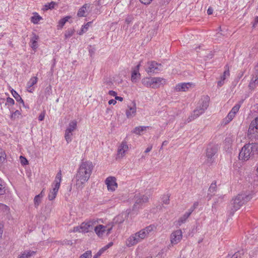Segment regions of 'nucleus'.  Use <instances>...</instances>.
Instances as JSON below:
<instances>
[{"mask_svg": "<svg viewBox=\"0 0 258 258\" xmlns=\"http://www.w3.org/2000/svg\"><path fill=\"white\" fill-rule=\"evenodd\" d=\"M57 5V4L54 2H51V3H47L44 6L43 8V11H47L48 10L53 9L55 6Z\"/></svg>", "mask_w": 258, "mask_h": 258, "instance_id": "nucleus-30", "label": "nucleus"}, {"mask_svg": "<svg viewBox=\"0 0 258 258\" xmlns=\"http://www.w3.org/2000/svg\"><path fill=\"white\" fill-rule=\"evenodd\" d=\"M170 242L172 245L178 243L182 238V232L181 230L178 229L172 232L170 235Z\"/></svg>", "mask_w": 258, "mask_h": 258, "instance_id": "nucleus-8", "label": "nucleus"}, {"mask_svg": "<svg viewBox=\"0 0 258 258\" xmlns=\"http://www.w3.org/2000/svg\"><path fill=\"white\" fill-rule=\"evenodd\" d=\"M152 149V146H149L145 150V152L146 153H147L148 152H149Z\"/></svg>", "mask_w": 258, "mask_h": 258, "instance_id": "nucleus-61", "label": "nucleus"}, {"mask_svg": "<svg viewBox=\"0 0 258 258\" xmlns=\"http://www.w3.org/2000/svg\"><path fill=\"white\" fill-rule=\"evenodd\" d=\"M148 126H137L134 129L132 133H133L136 135H141V133L143 131H146L147 128H148Z\"/></svg>", "mask_w": 258, "mask_h": 258, "instance_id": "nucleus-28", "label": "nucleus"}, {"mask_svg": "<svg viewBox=\"0 0 258 258\" xmlns=\"http://www.w3.org/2000/svg\"><path fill=\"white\" fill-rule=\"evenodd\" d=\"M132 20V18L131 17H128L126 19H125V22L127 23V24H129L131 22Z\"/></svg>", "mask_w": 258, "mask_h": 258, "instance_id": "nucleus-64", "label": "nucleus"}, {"mask_svg": "<svg viewBox=\"0 0 258 258\" xmlns=\"http://www.w3.org/2000/svg\"><path fill=\"white\" fill-rule=\"evenodd\" d=\"M115 100H118L120 101H122L123 100V98L116 95V96H115Z\"/></svg>", "mask_w": 258, "mask_h": 258, "instance_id": "nucleus-62", "label": "nucleus"}, {"mask_svg": "<svg viewBox=\"0 0 258 258\" xmlns=\"http://www.w3.org/2000/svg\"><path fill=\"white\" fill-rule=\"evenodd\" d=\"M61 180V171L60 170L56 174L55 180L54 181V185H57L58 184V187H60V183Z\"/></svg>", "mask_w": 258, "mask_h": 258, "instance_id": "nucleus-32", "label": "nucleus"}, {"mask_svg": "<svg viewBox=\"0 0 258 258\" xmlns=\"http://www.w3.org/2000/svg\"><path fill=\"white\" fill-rule=\"evenodd\" d=\"M116 179L113 176H109L107 177L105 181V184L107 185L108 190L114 191L117 187Z\"/></svg>", "mask_w": 258, "mask_h": 258, "instance_id": "nucleus-10", "label": "nucleus"}, {"mask_svg": "<svg viewBox=\"0 0 258 258\" xmlns=\"http://www.w3.org/2000/svg\"><path fill=\"white\" fill-rule=\"evenodd\" d=\"M41 198L40 195H36L34 199V207L37 208L40 203L41 202Z\"/></svg>", "mask_w": 258, "mask_h": 258, "instance_id": "nucleus-37", "label": "nucleus"}, {"mask_svg": "<svg viewBox=\"0 0 258 258\" xmlns=\"http://www.w3.org/2000/svg\"><path fill=\"white\" fill-rule=\"evenodd\" d=\"M195 209L194 208H192V207H191L187 212H185L186 213H189V216L190 215V214L192 213V212L194 211Z\"/></svg>", "mask_w": 258, "mask_h": 258, "instance_id": "nucleus-59", "label": "nucleus"}, {"mask_svg": "<svg viewBox=\"0 0 258 258\" xmlns=\"http://www.w3.org/2000/svg\"><path fill=\"white\" fill-rule=\"evenodd\" d=\"M10 209L8 206L0 203V210L3 211L5 214H8Z\"/></svg>", "mask_w": 258, "mask_h": 258, "instance_id": "nucleus-43", "label": "nucleus"}, {"mask_svg": "<svg viewBox=\"0 0 258 258\" xmlns=\"http://www.w3.org/2000/svg\"><path fill=\"white\" fill-rule=\"evenodd\" d=\"M258 154V143H251L246 144L241 149L239 154V159L247 161L252 157L255 152Z\"/></svg>", "mask_w": 258, "mask_h": 258, "instance_id": "nucleus-3", "label": "nucleus"}, {"mask_svg": "<svg viewBox=\"0 0 258 258\" xmlns=\"http://www.w3.org/2000/svg\"><path fill=\"white\" fill-rule=\"evenodd\" d=\"M254 70V73L249 84V87L251 89H254L258 85V66H255Z\"/></svg>", "mask_w": 258, "mask_h": 258, "instance_id": "nucleus-13", "label": "nucleus"}, {"mask_svg": "<svg viewBox=\"0 0 258 258\" xmlns=\"http://www.w3.org/2000/svg\"><path fill=\"white\" fill-rule=\"evenodd\" d=\"M59 188L58 184L57 185H54L53 189L50 190L48 196V199L50 201H52L55 198Z\"/></svg>", "mask_w": 258, "mask_h": 258, "instance_id": "nucleus-20", "label": "nucleus"}, {"mask_svg": "<svg viewBox=\"0 0 258 258\" xmlns=\"http://www.w3.org/2000/svg\"><path fill=\"white\" fill-rule=\"evenodd\" d=\"M217 189V187L216 185V181H214L211 183L208 189L207 197L209 198V199H211V198L215 195V193Z\"/></svg>", "mask_w": 258, "mask_h": 258, "instance_id": "nucleus-18", "label": "nucleus"}, {"mask_svg": "<svg viewBox=\"0 0 258 258\" xmlns=\"http://www.w3.org/2000/svg\"><path fill=\"white\" fill-rule=\"evenodd\" d=\"M139 67L140 66H137L132 71L131 80L133 82H137L140 79Z\"/></svg>", "mask_w": 258, "mask_h": 258, "instance_id": "nucleus-14", "label": "nucleus"}, {"mask_svg": "<svg viewBox=\"0 0 258 258\" xmlns=\"http://www.w3.org/2000/svg\"><path fill=\"white\" fill-rule=\"evenodd\" d=\"M113 245V242H110L109 243H108L106 245H105V247L107 248V249L108 248H109L110 247H111V246H112Z\"/></svg>", "mask_w": 258, "mask_h": 258, "instance_id": "nucleus-63", "label": "nucleus"}, {"mask_svg": "<svg viewBox=\"0 0 258 258\" xmlns=\"http://www.w3.org/2000/svg\"><path fill=\"white\" fill-rule=\"evenodd\" d=\"M36 251L31 250H25L20 256L19 258H30L36 253Z\"/></svg>", "mask_w": 258, "mask_h": 258, "instance_id": "nucleus-27", "label": "nucleus"}, {"mask_svg": "<svg viewBox=\"0 0 258 258\" xmlns=\"http://www.w3.org/2000/svg\"><path fill=\"white\" fill-rule=\"evenodd\" d=\"M210 98L208 96H203L199 101L197 108L195 109L190 116L188 118V121L197 118L200 115L202 114L209 106Z\"/></svg>", "mask_w": 258, "mask_h": 258, "instance_id": "nucleus-4", "label": "nucleus"}, {"mask_svg": "<svg viewBox=\"0 0 258 258\" xmlns=\"http://www.w3.org/2000/svg\"><path fill=\"white\" fill-rule=\"evenodd\" d=\"M90 6V4H89L84 5L79 10L77 15L79 17L86 16V11L89 9Z\"/></svg>", "mask_w": 258, "mask_h": 258, "instance_id": "nucleus-22", "label": "nucleus"}, {"mask_svg": "<svg viewBox=\"0 0 258 258\" xmlns=\"http://www.w3.org/2000/svg\"><path fill=\"white\" fill-rule=\"evenodd\" d=\"M169 198H170V195L169 194H166L162 196V202L163 204L166 205H168L169 204Z\"/></svg>", "mask_w": 258, "mask_h": 258, "instance_id": "nucleus-38", "label": "nucleus"}, {"mask_svg": "<svg viewBox=\"0 0 258 258\" xmlns=\"http://www.w3.org/2000/svg\"><path fill=\"white\" fill-rule=\"evenodd\" d=\"M72 244L73 242L71 240H64L63 241H62V244L63 245H72Z\"/></svg>", "mask_w": 258, "mask_h": 258, "instance_id": "nucleus-49", "label": "nucleus"}, {"mask_svg": "<svg viewBox=\"0 0 258 258\" xmlns=\"http://www.w3.org/2000/svg\"><path fill=\"white\" fill-rule=\"evenodd\" d=\"M114 226V224L113 223H110L105 225V227H106L105 229V232L106 233V235H109L111 231L112 230L113 227Z\"/></svg>", "mask_w": 258, "mask_h": 258, "instance_id": "nucleus-39", "label": "nucleus"}, {"mask_svg": "<svg viewBox=\"0 0 258 258\" xmlns=\"http://www.w3.org/2000/svg\"><path fill=\"white\" fill-rule=\"evenodd\" d=\"M195 209L194 208H192V207H191L187 212H185L186 213H189V216L190 215V214L192 213V212L194 211Z\"/></svg>", "mask_w": 258, "mask_h": 258, "instance_id": "nucleus-58", "label": "nucleus"}, {"mask_svg": "<svg viewBox=\"0 0 258 258\" xmlns=\"http://www.w3.org/2000/svg\"><path fill=\"white\" fill-rule=\"evenodd\" d=\"M153 0H140V1L145 5H149L151 3L152 1Z\"/></svg>", "mask_w": 258, "mask_h": 258, "instance_id": "nucleus-51", "label": "nucleus"}, {"mask_svg": "<svg viewBox=\"0 0 258 258\" xmlns=\"http://www.w3.org/2000/svg\"><path fill=\"white\" fill-rule=\"evenodd\" d=\"M44 116H45V113L44 112L41 113L38 116V120L39 121L43 120V119L44 118Z\"/></svg>", "mask_w": 258, "mask_h": 258, "instance_id": "nucleus-50", "label": "nucleus"}, {"mask_svg": "<svg viewBox=\"0 0 258 258\" xmlns=\"http://www.w3.org/2000/svg\"><path fill=\"white\" fill-rule=\"evenodd\" d=\"M106 227L103 225H98L94 227V231L97 235L99 237H102L105 233Z\"/></svg>", "mask_w": 258, "mask_h": 258, "instance_id": "nucleus-17", "label": "nucleus"}, {"mask_svg": "<svg viewBox=\"0 0 258 258\" xmlns=\"http://www.w3.org/2000/svg\"><path fill=\"white\" fill-rule=\"evenodd\" d=\"M92 252L91 250H88L81 255L79 258H91Z\"/></svg>", "mask_w": 258, "mask_h": 258, "instance_id": "nucleus-41", "label": "nucleus"}, {"mask_svg": "<svg viewBox=\"0 0 258 258\" xmlns=\"http://www.w3.org/2000/svg\"><path fill=\"white\" fill-rule=\"evenodd\" d=\"M108 94L109 95L112 96H114L115 97V96H116L117 95V93L114 91H112V90H110L108 92Z\"/></svg>", "mask_w": 258, "mask_h": 258, "instance_id": "nucleus-52", "label": "nucleus"}, {"mask_svg": "<svg viewBox=\"0 0 258 258\" xmlns=\"http://www.w3.org/2000/svg\"><path fill=\"white\" fill-rule=\"evenodd\" d=\"M77 121L76 119L71 120L64 132V138L67 143H70L72 141L73 132L77 128Z\"/></svg>", "mask_w": 258, "mask_h": 258, "instance_id": "nucleus-5", "label": "nucleus"}, {"mask_svg": "<svg viewBox=\"0 0 258 258\" xmlns=\"http://www.w3.org/2000/svg\"><path fill=\"white\" fill-rule=\"evenodd\" d=\"M223 74L224 76H229L230 75L229 69H226L224 71Z\"/></svg>", "mask_w": 258, "mask_h": 258, "instance_id": "nucleus-56", "label": "nucleus"}, {"mask_svg": "<svg viewBox=\"0 0 258 258\" xmlns=\"http://www.w3.org/2000/svg\"><path fill=\"white\" fill-rule=\"evenodd\" d=\"M162 81H163V79L161 78H152V88H159L161 85L162 84Z\"/></svg>", "mask_w": 258, "mask_h": 258, "instance_id": "nucleus-19", "label": "nucleus"}, {"mask_svg": "<svg viewBox=\"0 0 258 258\" xmlns=\"http://www.w3.org/2000/svg\"><path fill=\"white\" fill-rule=\"evenodd\" d=\"M149 201L148 196L146 195H137L135 196V204L133 207V211H137L142 208L144 204L147 203Z\"/></svg>", "mask_w": 258, "mask_h": 258, "instance_id": "nucleus-6", "label": "nucleus"}, {"mask_svg": "<svg viewBox=\"0 0 258 258\" xmlns=\"http://www.w3.org/2000/svg\"><path fill=\"white\" fill-rule=\"evenodd\" d=\"M244 254L243 250H239L234 253L230 258H241V255Z\"/></svg>", "mask_w": 258, "mask_h": 258, "instance_id": "nucleus-40", "label": "nucleus"}, {"mask_svg": "<svg viewBox=\"0 0 258 258\" xmlns=\"http://www.w3.org/2000/svg\"><path fill=\"white\" fill-rule=\"evenodd\" d=\"M213 10L211 7H209L207 10V13L208 15H211L213 14Z\"/></svg>", "mask_w": 258, "mask_h": 258, "instance_id": "nucleus-54", "label": "nucleus"}, {"mask_svg": "<svg viewBox=\"0 0 258 258\" xmlns=\"http://www.w3.org/2000/svg\"><path fill=\"white\" fill-rule=\"evenodd\" d=\"M91 24V22H88L86 25L82 26L81 30L78 32V34L80 35H82L84 33L86 32L90 26V25Z\"/></svg>", "mask_w": 258, "mask_h": 258, "instance_id": "nucleus-35", "label": "nucleus"}, {"mask_svg": "<svg viewBox=\"0 0 258 258\" xmlns=\"http://www.w3.org/2000/svg\"><path fill=\"white\" fill-rule=\"evenodd\" d=\"M71 18L70 16H67L61 19H60L58 22V24L57 25L58 29H61L63 26L68 21L69 19Z\"/></svg>", "mask_w": 258, "mask_h": 258, "instance_id": "nucleus-31", "label": "nucleus"}, {"mask_svg": "<svg viewBox=\"0 0 258 258\" xmlns=\"http://www.w3.org/2000/svg\"><path fill=\"white\" fill-rule=\"evenodd\" d=\"M146 232V231L145 230L142 229L135 234L137 237H139V239L141 241V240L144 239L147 235Z\"/></svg>", "mask_w": 258, "mask_h": 258, "instance_id": "nucleus-33", "label": "nucleus"}, {"mask_svg": "<svg viewBox=\"0 0 258 258\" xmlns=\"http://www.w3.org/2000/svg\"><path fill=\"white\" fill-rule=\"evenodd\" d=\"M128 149V146L125 142H122L118 149V155L123 157L124 153Z\"/></svg>", "mask_w": 258, "mask_h": 258, "instance_id": "nucleus-21", "label": "nucleus"}, {"mask_svg": "<svg viewBox=\"0 0 258 258\" xmlns=\"http://www.w3.org/2000/svg\"><path fill=\"white\" fill-rule=\"evenodd\" d=\"M139 242H140V241L139 239V237L135 234L130 236L127 239L126 245L127 246L131 247L137 244Z\"/></svg>", "mask_w": 258, "mask_h": 258, "instance_id": "nucleus-16", "label": "nucleus"}, {"mask_svg": "<svg viewBox=\"0 0 258 258\" xmlns=\"http://www.w3.org/2000/svg\"><path fill=\"white\" fill-rule=\"evenodd\" d=\"M41 19V17H40L37 13H35L34 16L31 17V21L34 24H37Z\"/></svg>", "mask_w": 258, "mask_h": 258, "instance_id": "nucleus-34", "label": "nucleus"}, {"mask_svg": "<svg viewBox=\"0 0 258 258\" xmlns=\"http://www.w3.org/2000/svg\"><path fill=\"white\" fill-rule=\"evenodd\" d=\"M11 93L16 101L20 103H21L23 106H25V104L23 100L22 99L19 94L14 90L11 91Z\"/></svg>", "mask_w": 258, "mask_h": 258, "instance_id": "nucleus-25", "label": "nucleus"}, {"mask_svg": "<svg viewBox=\"0 0 258 258\" xmlns=\"http://www.w3.org/2000/svg\"><path fill=\"white\" fill-rule=\"evenodd\" d=\"M240 107V105L239 104H236L233 107L227 116L223 120V123L224 125L228 124L233 119L236 113L238 111Z\"/></svg>", "mask_w": 258, "mask_h": 258, "instance_id": "nucleus-7", "label": "nucleus"}, {"mask_svg": "<svg viewBox=\"0 0 258 258\" xmlns=\"http://www.w3.org/2000/svg\"><path fill=\"white\" fill-rule=\"evenodd\" d=\"M253 194L241 193L238 194L233 199L228 206V213L230 216H233L235 212L245 203L249 201L253 196Z\"/></svg>", "mask_w": 258, "mask_h": 258, "instance_id": "nucleus-2", "label": "nucleus"}, {"mask_svg": "<svg viewBox=\"0 0 258 258\" xmlns=\"http://www.w3.org/2000/svg\"><path fill=\"white\" fill-rule=\"evenodd\" d=\"M21 114L20 111L19 110H16L14 112H13L11 115L12 118H15L16 116H19Z\"/></svg>", "mask_w": 258, "mask_h": 258, "instance_id": "nucleus-47", "label": "nucleus"}, {"mask_svg": "<svg viewBox=\"0 0 258 258\" xmlns=\"http://www.w3.org/2000/svg\"><path fill=\"white\" fill-rule=\"evenodd\" d=\"M5 160L4 154L3 152H0V163L3 162Z\"/></svg>", "mask_w": 258, "mask_h": 258, "instance_id": "nucleus-53", "label": "nucleus"}, {"mask_svg": "<svg viewBox=\"0 0 258 258\" xmlns=\"http://www.w3.org/2000/svg\"><path fill=\"white\" fill-rule=\"evenodd\" d=\"M14 103H15V101L13 98H10V97H8L7 98L6 104L12 105H14Z\"/></svg>", "mask_w": 258, "mask_h": 258, "instance_id": "nucleus-45", "label": "nucleus"}, {"mask_svg": "<svg viewBox=\"0 0 258 258\" xmlns=\"http://www.w3.org/2000/svg\"><path fill=\"white\" fill-rule=\"evenodd\" d=\"M152 78H145L142 80L143 84L147 87L152 88Z\"/></svg>", "mask_w": 258, "mask_h": 258, "instance_id": "nucleus-36", "label": "nucleus"}, {"mask_svg": "<svg viewBox=\"0 0 258 258\" xmlns=\"http://www.w3.org/2000/svg\"><path fill=\"white\" fill-rule=\"evenodd\" d=\"M128 109H126L125 113L128 118L133 117L136 115V105L135 103H133L131 106H128Z\"/></svg>", "mask_w": 258, "mask_h": 258, "instance_id": "nucleus-15", "label": "nucleus"}, {"mask_svg": "<svg viewBox=\"0 0 258 258\" xmlns=\"http://www.w3.org/2000/svg\"><path fill=\"white\" fill-rule=\"evenodd\" d=\"M79 227H76L74 229V231H79ZM80 229H81V232L87 233L92 231L94 229V228L93 227V222L91 221H89L86 223H82L80 227Z\"/></svg>", "mask_w": 258, "mask_h": 258, "instance_id": "nucleus-9", "label": "nucleus"}, {"mask_svg": "<svg viewBox=\"0 0 258 258\" xmlns=\"http://www.w3.org/2000/svg\"><path fill=\"white\" fill-rule=\"evenodd\" d=\"M116 103V101L115 100H115H114V99H111V100H110L108 101V104H110H110H113V105H114V104H115Z\"/></svg>", "mask_w": 258, "mask_h": 258, "instance_id": "nucleus-55", "label": "nucleus"}, {"mask_svg": "<svg viewBox=\"0 0 258 258\" xmlns=\"http://www.w3.org/2000/svg\"><path fill=\"white\" fill-rule=\"evenodd\" d=\"M75 30L74 29H69L66 31L64 37L66 39L71 37L74 33Z\"/></svg>", "mask_w": 258, "mask_h": 258, "instance_id": "nucleus-42", "label": "nucleus"}, {"mask_svg": "<svg viewBox=\"0 0 258 258\" xmlns=\"http://www.w3.org/2000/svg\"><path fill=\"white\" fill-rule=\"evenodd\" d=\"M217 147L216 145L213 144H209L207 149V157L208 159H210L211 161H212V158L217 153Z\"/></svg>", "mask_w": 258, "mask_h": 258, "instance_id": "nucleus-12", "label": "nucleus"}, {"mask_svg": "<svg viewBox=\"0 0 258 258\" xmlns=\"http://www.w3.org/2000/svg\"><path fill=\"white\" fill-rule=\"evenodd\" d=\"M192 86H194V85L191 83H181L176 85L174 90L177 92H185Z\"/></svg>", "mask_w": 258, "mask_h": 258, "instance_id": "nucleus-11", "label": "nucleus"}, {"mask_svg": "<svg viewBox=\"0 0 258 258\" xmlns=\"http://www.w3.org/2000/svg\"><path fill=\"white\" fill-rule=\"evenodd\" d=\"M38 39V36L36 35L35 34H33V37H32L30 42H31V46L33 49H36L37 48V40Z\"/></svg>", "mask_w": 258, "mask_h": 258, "instance_id": "nucleus-26", "label": "nucleus"}, {"mask_svg": "<svg viewBox=\"0 0 258 258\" xmlns=\"http://www.w3.org/2000/svg\"><path fill=\"white\" fill-rule=\"evenodd\" d=\"M189 217V213H185L184 214L180 217L178 220V225L179 226H180L182 224L184 223L187 218Z\"/></svg>", "mask_w": 258, "mask_h": 258, "instance_id": "nucleus-29", "label": "nucleus"}, {"mask_svg": "<svg viewBox=\"0 0 258 258\" xmlns=\"http://www.w3.org/2000/svg\"><path fill=\"white\" fill-rule=\"evenodd\" d=\"M250 124H252L254 126L258 127V117L255 118V119L253 120Z\"/></svg>", "mask_w": 258, "mask_h": 258, "instance_id": "nucleus-46", "label": "nucleus"}, {"mask_svg": "<svg viewBox=\"0 0 258 258\" xmlns=\"http://www.w3.org/2000/svg\"><path fill=\"white\" fill-rule=\"evenodd\" d=\"M94 166L89 161H82L76 174V187L78 190H81L85 183L88 181L92 172Z\"/></svg>", "mask_w": 258, "mask_h": 258, "instance_id": "nucleus-1", "label": "nucleus"}, {"mask_svg": "<svg viewBox=\"0 0 258 258\" xmlns=\"http://www.w3.org/2000/svg\"><path fill=\"white\" fill-rule=\"evenodd\" d=\"M37 77H34L30 79L27 84V89L29 92H32L33 89L31 87L37 82Z\"/></svg>", "mask_w": 258, "mask_h": 258, "instance_id": "nucleus-23", "label": "nucleus"}, {"mask_svg": "<svg viewBox=\"0 0 258 258\" xmlns=\"http://www.w3.org/2000/svg\"><path fill=\"white\" fill-rule=\"evenodd\" d=\"M195 209L194 208H192V207H191L187 212H185L186 213H189V216L190 215V214L192 213V212L194 211Z\"/></svg>", "mask_w": 258, "mask_h": 258, "instance_id": "nucleus-60", "label": "nucleus"}, {"mask_svg": "<svg viewBox=\"0 0 258 258\" xmlns=\"http://www.w3.org/2000/svg\"><path fill=\"white\" fill-rule=\"evenodd\" d=\"M224 84V81L220 80L217 83L218 87H221Z\"/></svg>", "mask_w": 258, "mask_h": 258, "instance_id": "nucleus-57", "label": "nucleus"}, {"mask_svg": "<svg viewBox=\"0 0 258 258\" xmlns=\"http://www.w3.org/2000/svg\"><path fill=\"white\" fill-rule=\"evenodd\" d=\"M155 228L154 226L153 225H150L149 226L146 227L144 230H145L146 231V234L148 235L150 232L152 231Z\"/></svg>", "mask_w": 258, "mask_h": 258, "instance_id": "nucleus-44", "label": "nucleus"}, {"mask_svg": "<svg viewBox=\"0 0 258 258\" xmlns=\"http://www.w3.org/2000/svg\"><path fill=\"white\" fill-rule=\"evenodd\" d=\"M146 70L147 73L149 75H152L154 74L158 73L160 71V69L156 66H150Z\"/></svg>", "mask_w": 258, "mask_h": 258, "instance_id": "nucleus-24", "label": "nucleus"}, {"mask_svg": "<svg viewBox=\"0 0 258 258\" xmlns=\"http://www.w3.org/2000/svg\"><path fill=\"white\" fill-rule=\"evenodd\" d=\"M21 163L23 165H27L28 164V161H27V160L26 159V158L25 157H23V156H21Z\"/></svg>", "mask_w": 258, "mask_h": 258, "instance_id": "nucleus-48", "label": "nucleus"}]
</instances>
